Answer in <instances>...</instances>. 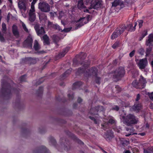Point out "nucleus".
Instances as JSON below:
<instances>
[{
    "label": "nucleus",
    "instance_id": "1",
    "mask_svg": "<svg viewBox=\"0 0 153 153\" xmlns=\"http://www.w3.org/2000/svg\"><path fill=\"white\" fill-rule=\"evenodd\" d=\"M90 64L89 62L85 61L82 63V67L79 68L76 73V74L84 73L85 75L86 76H96L97 72V70L95 67H92L90 69H88V66Z\"/></svg>",
    "mask_w": 153,
    "mask_h": 153
},
{
    "label": "nucleus",
    "instance_id": "2",
    "mask_svg": "<svg viewBox=\"0 0 153 153\" xmlns=\"http://www.w3.org/2000/svg\"><path fill=\"white\" fill-rule=\"evenodd\" d=\"M121 115L120 119L123 123L128 126L135 124L137 123L138 119L133 114H129L127 115Z\"/></svg>",
    "mask_w": 153,
    "mask_h": 153
},
{
    "label": "nucleus",
    "instance_id": "3",
    "mask_svg": "<svg viewBox=\"0 0 153 153\" xmlns=\"http://www.w3.org/2000/svg\"><path fill=\"white\" fill-rule=\"evenodd\" d=\"M38 0H30V1H32L31 3L30 9L28 13L29 20L31 22H34L36 19V16L35 13V10L34 5Z\"/></svg>",
    "mask_w": 153,
    "mask_h": 153
},
{
    "label": "nucleus",
    "instance_id": "4",
    "mask_svg": "<svg viewBox=\"0 0 153 153\" xmlns=\"http://www.w3.org/2000/svg\"><path fill=\"white\" fill-rule=\"evenodd\" d=\"M125 74V71L122 67H120L115 71L113 75V78L115 80L117 81L120 79Z\"/></svg>",
    "mask_w": 153,
    "mask_h": 153
},
{
    "label": "nucleus",
    "instance_id": "5",
    "mask_svg": "<svg viewBox=\"0 0 153 153\" xmlns=\"http://www.w3.org/2000/svg\"><path fill=\"white\" fill-rule=\"evenodd\" d=\"M146 83V80L143 77H141L139 82H137L136 80L133 81L132 85L136 88L142 89L145 87Z\"/></svg>",
    "mask_w": 153,
    "mask_h": 153
},
{
    "label": "nucleus",
    "instance_id": "6",
    "mask_svg": "<svg viewBox=\"0 0 153 153\" xmlns=\"http://www.w3.org/2000/svg\"><path fill=\"white\" fill-rule=\"evenodd\" d=\"M102 5V1L101 0H92L89 9L90 10L92 8L98 9L101 8Z\"/></svg>",
    "mask_w": 153,
    "mask_h": 153
},
{
    "label": "nucleus",
    "instance_id": "7",
    "mask_svg": "<svg viewBox=\"0 0 153 153\" xmlns=\"http://www.w3.org/2000/svg\"><path fill=\"white\" fill-rule=\"evenodd\" d=\"M38 8L41 11L48 12L50 10V6L45 2H40L39 4Z\"/></svg>",
    "mask_w": 153,
    "mask_h": 153
},
{
    "label": "nucleus",
    "instance_id": "8",
    "mask_svg": "<svg viewBox=\"0 0 153 153\" xmlns=\"http://www.w3.org/2000/svg\"><path fill=\"white\" fill-rule=\"evenodd\" d=\"M2 88L0 91V94L5 97H9L11 95V90L8 88H4L3 85H2Z\"/></svg>",
    "mask_w": 153,
    "mask_h": 153
},
{
    "label": "nucleus",
    "instance_id": "9",
    "mask_svg": "<svg viewBox=\"0 0 153 153\" xmlns=\"http://www.w3.org/2000/svg\"><path fill=\"white\" fill-rule=\"evenodd\" d=\"M138 66L140 69H143L147 65L148 61L146 58L140 59L138 62H137Z\"/></svg>",
    "mask_w": 153,
    "mask_h": 153
},
{
    "label": "nucleus",
    "instance_id": "10",
    "mask_svg": "<svg viewBox=\"0 0 153 153\" xmlns=\"http://www.w3.org/2000/svg\"><path fill=\"white\" fill-rule=\"evenodd\" d=\"M33 40L32 37L28 36L23 42V46L25 47L32 48V47Z\"/></svg>",
    "mask_w": 153,
    "mask_h": 153
},
{
    "label": "nucleus",
    "instance_id": "11",
    "mask_svg": "<svg viewBox=\"0 0 153 153\" xmlns=\"http://www.w3.org/2000/svg\"><path fill=\"white\" fill-rule=\"evenodd\" d=\"M78 8L80 10H82L85 12L91 13V11H90L89 9L85 8V7L83 4L82 0H80L78 1Z\"/></svg>",
    "mask_w": 153,
    "mask_h": 153
},
{
    "label": "nucleus",
    "instance_id": "12",
    "mask_svg": "<svg viewBox=\"0 0 153 153\" xmlns=\"http://www.w3.org/2000/svg\"><path fill=\"white\" fill-rule=\"evenodd\" d=\"M104 110V108L102 106H97L91 108L90 111L91 114L94 115H97V112H100Z\"/></svg>",
    "mask_w": 153,
    "mask_h": 153
},
{
    "label": "nucleus",
    "instance_id": "13",
    "mask_svg": "<svg viewBox=\"0 0 153 153\" xmlns=\"http://www.w3.org/2000/svg\"><path fill=\"white\" fill-rule=\"evenodd\" d=\"M37 35L41 37L45 33V31L43 27H39L35 26L34 27Z\"/></svg>",
    "mask_w": 153,
    "mask_h": 153
},
{
    "label": "nucleus",
    "instance_id": "14",
    "mask_svg": "<svg viewBox=\"0 0 153 153\" xmlns=\"http://www.w3.org/2000/svg\"><path fill=\"white\" fill-rule=\"evenodd\" d=\"M113 137V133L111 130L107 131L104 135L105 138L107 141L110 140Z\"/></svg>",
    "mask_w": 153,
    "mask_h": 153
},
{
    "label": "nucleus",
    "instance_id": "15",
    "mask_svg": "<svg viewBox=\"0 0 153 153\" xmlns=\"http://www.w3.org/2000/svg\"><path fill=\"white\" fill-rule=\"evenodd\" d=\"M146 45L150 46L153 45V34H151L149 35L148 39L146 41Z\"/></svg>",
    "mask_w": 153,
    "mask_h": 153
},
{
    "label": "nucleus",
    "instance_id": "16",
    "mask_svg": "<svg viewBox=\"0 0 153 153\" xmlns=\"http://www.w3.org/2000/svg\"><path fill=\"white\" fill-rule=\"evenodd\" d=\"M12 33L14 36L18 37L19 36V33L17 26L15 25H13L12 27Z\"/></svg>",
    "mask_w": 153,
    "mask_h": 153
},
{
    "label": "nucleus",
    "instance_id": "17",
    "mask_svg": "<svg viewBox=\"0 0 153 153\" xmlns=\"http://www.w3.org/2000/svg\"><path fill=\"white\" fill-rule=\"evenodd\" d=\"M70 49L69 47H67L64 49L62 52L60 53L57 56L58 59L61 58L64 56L66 53Z\"/></svg>",
    "mask_w": 153,
    "mask_h": 153
},
{
    "label": "nucleus",
    "instance_id": "18",
    "mask_svg": "<svg viewBox=\"0 0 153 153\" xmlns=\"http://www.w3.org/2000/svg\"><path fill=\"white\" fill-rule=\"evenodd\" d=\"M142 105L140 103H136L132 107L131 109L132 110L136 112H138L142 108Z\"/></svg>",
    "mask_w": 153,
    "mask_h": 153
},
{
    "label": "nucleus",
    "instance_id": "19",
    "mask_svg": "<svg viewBox=\"0 0 153 153\" xmlns=\"http://www.w3.org/2000/svg\"><path fill=\"white\" fill-rule=\"evenodd\" d=\"M121 34L118 28H117L112 33L111 38L113 39L120 36Z\"/></svg>",
    "mask_w": 153,
    "mask_h": 153
},
{
    "label": "nucleus",
    "instance_id": "20",
    "mask_svg": "<svg viewBox=\"0 0 153 153\" xmlns=\"http://www.w3.org/2000/svg\"><path fill=\"white\" fill-rule=\"evenodd\" d=\"M48 26L49 27H52L54 29L58 30L59 31H62L59 26L57 25H54L52 22L50 21L48 22Z\"/></svg>",
    "mask_w": 153,
    "mask_h": 153
},
{
    "label": "nucleus",
    "instance_id": "21",
    "mask_svg": "<svg viewBox=\"0 0 153 153\" xmlns=\"http://www.w3.org/2000/svg\"><path fill=\"white\" fill-rule=\"evenodd\" d=\"M18 6L21 10L23 9L25 11L26 10V7L24 1H20L18 3Z\"/></svg>",
    "mask_w": 153,
    "mask_h": 153
},
{
    "label": "nucleus",
    "instance_id": "22",
    "mask_svg": "<svg viewBox=\"0 0 153 153\" xmlns=\"http://www.w3.org/2000/svg\"><path fill=\"white\" fill-rule=\"evenodd\" d=\"M37 153H50L44 146H41Z\"/></svg>",
    "mask_w": 153,
    "mask_h": 153
},
{
    "label": "nucleus",
    "instance_id": "23",
    "mask_svg": "<svg viewBox=\"0 0 153 153\" xmlns=\"http://www.w3.org/2000/svg\"><path fill=\"white\" fill-rule=\"evenodd\" d=\"M37 59L36 58H33L31 57L25 58V60L28 62V63L32 64L36 63L37 62Z\"/></svg>",
    "mask_w": 153,
    "mask_h": 153
},
{
    "label": "nucleus",
    "instance_id": "24",
    "mask_svg": "<svg viewBox=\"0 0 153 153\" xmlns=\"http://www.w3.org/2000/svg\"><path fill=\"white\" fill-rule=\"evenodd\" d=\"M123 4V2L121 0H115L112 3V6L116 7L118 5Z\"/></svg>",
    "mask_w": 153,
    "mask_h": 153
},
{
    "label": "nucleus",
    "instance_id": "25",
    "mask_svg": "<svg viewBox=\"0 0 153 153\" xmlns=\"http://www.w3.org/2000/svg\"><path fill=\"white\" fill-rule=\"evenodd\" d=\"M120 143L123 146L128 145L129 143V141L123 138H119Z\"/></svg>",
    "mask_w": 153,
    "mask_h": 153
},
{
    "label": "nucleus",
    "instance_id": "26",
    "mask_svg": "<svg viewBox=\"0 0 153 153\" xmlns=\"http://www.w3.org/2000/svg\"><path fill=\"white\" fill-rule=\"evenodd\" d=\"M90 18V16L88 15L86 17H84L80 19L79 22H83L84 24H86L89 21V19Z\"/></svg>",
    "mask_w": 153,
    "mask_h": 153
},
{
    "label": "nucleus",
    "instance_id": "27",
    "mask_svg": "<svg viewBox=\"0 0 153 153\" xmlns=\"http://www.w3.org/2000/svg\"><path fill=\"white\" fill-rule=\"evenodd\" d=\"M42 39L44 41V43L45 44L49 45L50 42H49V38L48 36L45 34L42 36Z\"/></svg>",
    "mask_w": 153,
    "mask_h": 153
},
{
    "label": "nucleus",
    "instance_id": "28",
    "mask_svg": "<svg viewBox=\"0 0 153 153\" xmlns=\"http://www.w3.org/2000/svg\"><path fill=\"white\" fill-rule=\"evenodd\" d=\"M33 48L36 51L40 49V46L39 44L38 41L36 40H35L34 41Z\"/></svg>",
    "mask_w": 153,
    "mask_h": 153
},
{
    "label": "nucleus",
    "instance_id": "29",
    "mask_svg": "<svg viewBox=\"0 0 153 153\" xmlns=\"http://www.w3.org/2000/svg\"><path fill=\"white\" fill-rule=\"evenodd\" d=\"M1 30L3 34H6L7 31V27L6 25L4 23H2L1 25Z\"/></svg>",
    "mask_w": 153,
    "mask_h": 153
},
{
    "label": "nucleus",
    "instance_id": "30",
    "mask_svg": "<svg viewBox=\"0 0 153 153\" xmlns=\"http://www.w3.org/2000/svg\"><path fill=\"white\" fill-rule=\"evenodd\" d=\"M82 84V83L81 82H76L73 84V89L78 88Z\"/></svg>",
    "mask_w": 153,
    "mask_h": 153
},
{
    "label": "nucleus",
    "instance_id": "31",
    "mask_svg": "<svg viewBox=\"0 0 153 153\" xmlns=\"http://www.w3.org/2000/svg\"><path fill=\"white\" fill-rule=\"evenodd\" d=\"M71 69L70 68L67 70L63 75V77L62 78V79H64L65 77L68 76L71 71Z\"/></svg>",
    "mask_w": 153,
    "mask_h": 153
},
{
    "label": "nucleus",
    "instance_id": "32",
    "mask_svg": "<svg viewBox=\"0 0 153 153\" xmlns=\"http://www.w3.org/2000/svg\"><path fill=\"white\" fill-rule=\"evenodd\" d=\"M52 39L53 41L56 43L60 39V38L57 35H54L53 36Z\"/></svg>",
    "mask_w": 153,
    "mask_h": 153
},
{
    "label": "nucleus",
    "instance_id": "33",
    "mask_svg": "<svg viewBox=\"0 0 153 153\" xmlns=\"http://www.w3.org/2000/svg\"><path fill=\"white\" fill-rule=\"evenodd\" d=\"M128 30L129 31H132L135 30V28L131 24H130L127 26Z\"/></svg>",
    "mask_w": 153,
    "mask_h": 153
},
{
    "label": "nucleus",
    "instance_id": "34",
    "mask_svg": "<svg viewBox=\"0 0 153 153\" xmlns=\"http://www.w3.org/2000/svg\"><path fill=\"white\" fill-rule=\"evenodd\" d=\"M108 123L111 124H115L116 123V121L113 117H111L109 119Z\"/></svg>",
    "mask_w": 153,
    "mask_h": 153
},
{
    "label": "nucleus",
    "instance_id": "35",
    "mask_svg": "<svg viewBox=\"0 0 153 153\" xmlns=\"http://www.w3.org/2000/svg\"><path fill=\"white\" fill-rule=\"evenodd\" d=\"M43 91V88L42 87H40L37 92V93L38 94L39 96H40V94H41L42 93Z\"/></svg>",
    "mask_w": 153,
    "mask_h": 153
},
{
    "label": "nucleus",
    "instance_id": "36",
    "mask_svg": "<svg viewBox=\"0 0 153 153\" xmlns=\"http://www.w3.org/2000/svg\"><path fill=\"white\" fill-rule=\"evenodd\" d=\"M152 46H149V48H147L146 51V54L147 55L149 54L152 51Z\"/></svg>",
    "mask_w": 153,
    "mask_h": 153
},
{
    "label": "nucleus",
    "instance_id": "37",
    "mask_svg": "<svg viewBox=\"0 0 153 153\" xmlns=\"http://www.w3.org/2000/svg\"><path fill=\"white\" fill-rule=\"evenodd\" d=\"M0 41L1 42H4L5 41V39L3 36V34H2L1 32H0Z\"/></svg>",
    "mask_w": 153,
    "mask_h": 153
},
{
    "label": "nucleus",
    "instance_id": "38",
    "mask_svg": "<svg viewBox=\"0 0 153 153\" xmlns=\"http://www.w3.org/2000/svg\"><path fill=\"white\" fill-rule=\"evenodd\" d=\"M71 28L72 27H71L64 28L63 30H62V31L61 30H60V31H61V32L64 31L66 32H68L70 31Z\"/></svg>",
    "mask_w": 153,
    "mask_h": 153
},
{
    "label": "nucleus",
    "instance_id": "39",
    "mask_svg": "<svg viewBox=\"0 0 153 153\" xmlns=\"http://www.w3.org/2000/svg\"><path fill=\"white\" fill-rule=\"evenodd\" d=\"M127 28L125 26H123L121 28V29H119L120 32V34H121L122 33L123 31L125 30Z\"/></svg>",
    "mask_w": 153,
    "mask_h": 153
},
{
    "label": "nucleus",
    "instance_id": "40",
    "mask_svg": "<svg viewBox=\"0 0 153 153\" xmlns=\"http://www.w3.org/2000/svg\"><path fill=\"white\" fill-rule=\"evenodd\" d=\"M119 44V42H116L113 45H112V47L114 49H115L116 48L118 47V45Z\"/></svg>",
    "mask_w": 153,
    "mask_h": 153
},
{
    "label": "nucleus",
    "instance_id": "41",
    "mask_svg": "<svg viewBox=\"0 0 153 153\" xmlns=\"http://www.w3.org/2000/svg\"><path fill=\"white\" fill-rule=\"evenodd\" d=\"M73 136L74 139H76L77 141L80 144H83V143L80 140L77 138L75 136H74V134L72 135Z\"/></svg>",
    "mask_w": 153,
    "mask_h": 153
},
{
    "label": "nucleus",
    "instance_id": "42",
    "mask_svg": "<svg viewBox=\"0 0 153 153\" xmlns=\"http://www.w3.org/2000/svg\"><path fill=\"white\" fill-rule=\"evenodd\" d=\"M26 79V75H23L20 78V81L21 82L25 81Z\"/></svg>",
    "mask_w": 153,
    "mask_h": 153
},
{
    "label": "nucleus",
    "instance_id": "43",
    "mask_svg": "<svg viewBox=\"0 0 153 153\" xmlns=\"http://www.w3.org/2000/svg\"><path fill=\"white\" fill-rule=\"evenodd\" d=\"M22 26L23 29L26 32H28V30L27 28L25 25L23 23L22 24Z\"/></svg>",
    "mask_w": 153,
    "mask_h": 153
},
{
    "label": "nucleus",
    "instance_id": "44",
    "mask_svg": "<svg viewBox=\"0 0 153 153\" xmlns=\"http://www.w3.org/2000/svg\"><path fill=\"white\" fill-rule=\"evenodd\" d=\"M84 24L83 23L78 24V23L76 25V27L75 28V29H77L78 28H79L81 26L83 25Z\"/></svg>",
    "mask_w": 153,
    "mask_h": 153
},
{
    "label": "nucleus",
    "instance_id": "45",
    "mask_svg": "<svg viewBox=\"0 0 153 153\" xmlns=\"http://www.w3.org/2000/svg\"><path fill=\"white\" fill-rule=\"evenodd\" d=\"M119 109V107L117 105H115L112 108V109L113 110H116V111H118Z\"/></svg>",
    "mask_w": 153,
    "mask_h": 153
},
{
    "label": "nucleus",
    "instance_id": "46",
    "mask_svg": "<svg viewBox=\"0 0 153 153\" xmlns=\"http://www.w3.org/2000/svg\"><path fill=\"white\" fill-rule=\"evenodd\" d=\"M147 32L146 31L145 32L144 34H143L142 35V36L140 37L139 40L141 41L142 40V39L146 36L147 35Z\"/></svg>",
    "mask_w": 153,
    "mask_h": 153
},
{
    "label": "nucleus",
    "instance_id": "47",
    "mask_svg": "<svg viewBox=\"0 0 153 153\" xmlns=\"http://www.w3.org/2000/svg\"><path fill=\"white\" fill-rule=\"evenodd\" d=\"M139 23V27L140 28L143 25V21L142 20H139L137 21Z\"/></svg>",
    "mask_w": 153,
    "mask_h": 153
},
{
    "label": "nucleus",
    "instance_id": "48",
    "mask_svg": "<svg viewBox=\"0 0 153 153\" xmlns=\"http://www.w3.org/2000/svg\"><path fill=\"white\" fill-rule=\"evenodd\" d=\"M148 95L151 100L153 101V92L148 93Z\"/></svg>",
    "mask_w": 153,
    "mask_h": 153
},
{
    "label": "nucleus",
    "instance_id": "49",
    "mask_svg": "<svg viewBox=\"0 0 153 153\" xmlns=\"http://www.w3.org/2000/svg\"><path fill=\"white\" fill-rule=\"evenodd\" d=\"M100 78L99 77H96L95 79V81L96 83L97 84H100Z\"/></svg>",
    "mask_w": 153,
    "mask_h": 153
},
{
    "label": "nucleus",
    "instance_id": "50",
    "mask_svg": "<svg viewBox=\"0 0 153 153\" xmlns=\"http://www.w3.org/2000/svg\"><path fill=\"white\" fill-rule=\"evenodd\" d=\"M135 51L134 50H133L129 53V56L131 57H132L133 56H134L135 53Z\"/></svg>",
    "mask_w": 153,
    "mask_h": 153
},
{
    "label": "nucleus",
    "instance_id": "51",
    "mask_svg": "<svg viewBox=\"0 0 153 153\" xmlns=\"http://www.w3.org/2000/svg\"><path fill=\"white\" fill-rule=\"evenodd\" d=\"M115 88L117 90L118 92H120L121 91V88H120L119 86L116 85L115 86Z\"/></svg>",
    "mask_w": 153,
    "mask_h": 153
},
{
    "label": "nucleus",
    "instance_id": "52",
    "mask_svg": "<svg viewBox=\"0 0 153 153\" xmlns=\"http://www.w3.org/2000/svg\"><path fill=\"white\" fill-rule=\"evenodd\" d=\"M89 118L91 119V120H93L94 121V123L95 124H97V121L96 120L94 117H91V116L89 117Z\"/></svg>",
    "mask_w": 153,
    "mask_h": 153
},
{
    "label": "nucleus",
    "instance_id": "53",
    "mask_svg": "<svg viewBox=\"0 0 153 153\" xmlns=\"http://www.w3.org/2000/svg\"><path fill=\"white\" fill-rule=\"evenodd\" d=\"M64 15V13L62 12L61 11L59 13V19H61V18H62V16H63Z\"/></svg>",
    "mask_w": 153,
    "mask_h": 153
},
{
    "label": "nucleus",
    "instance_id": "54",
    "mask_svg": "<svg viewBox=\"0 0 153 153\" xmlns=\"http://www.w3.org/2000/svg\"><path fill=\"white\" fill-rule=\"evenodd\" d=\"M149 150L150 151V153H153V147L148 148Z\"/></svg>",
    "mask_w": 153,
    "mask_h": 153
},
{
    "label": "nucleus",
    "instance_id": "55",
    "mask_svg": "<svg viewBox=\"0 0 153 153\" xmlns=\"http://www.w3.org/2000/svg\"><path fill=\"white\" fill-rule=\"evenodd\" d=\"M140 96L139 94H138L137 96V97L136 99V101H138L140 99Z\"/></svg>",
    "mask_w": 153,
    "mask_h": 153
},
{
    "label": "nucleus",
    "instance_id": "56",
    "mask_svg": "<svg viewBox=\"0 0 153 153\" xmlns=\"http://www.w3.org/2000/svg\"><path fill=\"white\" fill-rule=\"evenodd\" d=\"M144 153H150V151H149V150L148 148L146 149V150H144Z\"/></svg>",
    "mask_w": 153,
    "mask_h": 153
},
{
    "label": "nucleus",
    "instance_id": "57",
    "mask_svg": "<svg viewBox=\"0 0 153 153\" xmlns=\"http://www.w3.org/2000/svg\"><path fill=\"white\" fill-rule=\"evenodd\" d=\"M68 97L70 99H73V98L74 97V95H72L71 96L70 94H68Z\"/></svg>",
    "mask_w": 153,
    "mask_h": 153
},
{
    "label": "nucleus",
    "instance_id": "58",
    "mask_svg": "<svg viewBox=\"0 0 153 153\" xmlns=\"http://www.w3.org/2000/svg\"><path fill=\"white\" fill-rule=\"evenodd\" d=\"M140 53L141 55H143V53H144V51L143 49H140Z\"/></svg>",
    "mask_w": 153,
    "mask_h": 153
},
{
    "label": "nucleus",
    "instance_id": "59",
    "mask_svg": "<svg viewBox=\"0 0 153 153\" xmlns=\"http://www.w3.org/2000/svg\"><path fill=\"white\" fill-rule=\"evenodd\" d=\"M123 153H131V152L129 150H126L123 152Z\"/></svg>",
    "mask_w": 153,
    "mask_h": 153
},
{
    "label": "nucleus",
    "instance_id": "60",
    "mask_svg": "<svg viewBox=\"0 0 153 153\" xmlns=\"http://www.w3.org/2000/svg\"><path fill=\"white\" fill-rule=\"evenodd\" d=\"M50 14L51 15V16L52 17H53L54 16V14H56L55 13H53L52 12H51L50 13Z\"/></svg>",
    "mask_w": 153,
    "mask_h": 153
},
{
    "label": "nucleus",
    "instance_id": "61",
    "mask_svg": "<svg viewBox=\"0 0 153 153\" xmlns=\"http://www.w3.org/2000/svg\"><path fill=\"white\" fill-rule=\"evenodd\" d=\"M82 101V99L80 98H79L77 100L78 102L79 103H80Z\"/></svg>",
    "mask_w": 153,
    "mask_h": 153
},
{
    "label": "nucleus",
    "instance_id": "62",
    "mask_svg": "<svg viewBox=\"0 0 153 153\" xmlns=\"http://www.w3.org/2000/svg\"><path fill=\"white\" fill-rule=\"evenodd\" d=\"M10 16L9 15V14H8L7 15V22H9V19H10Z\"/></svg>",
    "mask_w": 153,
    "mask_h": 153
},
{
    "label": "nucleus",
    "instance_id": "63",
    "mask_svg": "<svg viewBox=\"0 0 153 153\" xmlns=\"http://www.w3.org/2000/svg\"><path fill=\"white\" fill-rule=\"evenodd\" d=\"M29 131V130L28 129H25V130H24L23 132H24V133H26L28 132Z\"/></svg>",
    "mask_w": 153,
    "mask_h": 153
},
{
    "label": "nucleus",
    "instance_id": "64",
    "mask_svg": "<svg viewBox=\"0 0 153 153\" xmlns=\"http://www.w3.org/2000/svg\"><path fill=\"white\" fill-rule=\"evenodd\" d=\"M139 134L140 135H141L142 136H143L145 135V134L144 133H140Z\"/></svg>",
    "mask_w": 153,
    "mask_h": 153
}]
</instances>
